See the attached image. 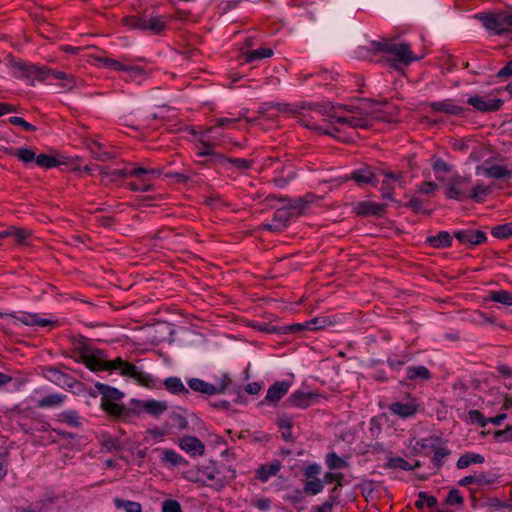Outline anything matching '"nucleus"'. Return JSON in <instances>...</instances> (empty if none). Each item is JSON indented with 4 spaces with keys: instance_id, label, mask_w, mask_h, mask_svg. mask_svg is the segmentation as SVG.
I'll use <instances>...</instances> for the list:
<instances>
[{
    "instance_id": "1",
    "label": "nucleus",
    "mask_w": 512,
    "mask_h": 512,
    "mask_svg": "<svg viewBox=\"0 0 512 512\" xmlns=\"http://www.w3.org/2000/svg\"><path fill=\"white\" fill-rule=\"evenodd\" d=\"M97 391L102 395L101 407L110 416H126L128 413L135 415L145 413L152 416H159L167 411V403L158 400L131 399L129 406L116 403L123 398L124 394L115 387L108 384L96 383Z\"/></svg>"
},
{
    "instance_id": "2",
    "label": "nucleus",
    "mask_w": 512,
    "mask_h": 512,
    "mask_svg": "<svg viewBox=\"0 0 512 512\" xmlns=\"http://www.w3.org/2000/svg\"><path fill=\"white\" fill-rule=\"evenodd\" d=\"M12 66L22 72L24 76H34L39 81H44L49 76H52L61 81L60 86L65 91H71L76 86L75 76L64 71L54 70L44 65L27 63L22 60L14 61Z\"/></svg>"
},
{
    "instance_id": "3",
    "label": "nucleus",
    "mask_w": 512,
    "mask_h": 512,
    "mask_svg": "<svg viewBox=\"0 0 512 512\" xmlns=\"http://www.w3.org/2000/svg\"><path fill=\"white\" fill-rule=\"evenodd\" d=\"M370 50L386 54V60L393 68H397L396 62L409 65L420 59L414 55L408 43H394L386 39L372 41L370 43Z\"/></svg>"
},
{
    "instance_id": "4",
    "label": "nucleus",
    "mask_w": 512,
    "mask_h": 512,
    "mask_svg": "<svg viewBox=\"0 0 512 512\" xmlns=\"http://www.w3.org/2000/svg\"><path fill=\"white\" fill-rule=\"evenodd\" d=\"M112 370H119L122 376L129 377L148 389H160L161 387V382L158 378L153 377L149 373L139 371L134 364L123 360L121 357L105 361V371Z\"/></svg>"
},
{
    "instance_id": "5",
    "label": "nucleus",
    "mask_w": 512,
    "mask_h": 512,
    "mask_svg": "<svg viewBox=\"0 0 512 512\" xmlns=\"http://www.w3.org/2000/svg\"><path fill=\"white\" fill-rule=\"evenodd\" d=\"M122 23L129 29L149 32L152 35H161L167 29L169 20L163 15H128L122 18Z\"/></svg>"
},
{
    "instance_id": "6",
    "label": "nucleus",
    "mask_w": 512,
    "mask_h": 512,
    "mask_svg": "<svg viewBox=\"0 0 512 512\" xmlns=\"http://www.w3.org/2000/svg\"><path fill=\"white\" fill-rule=\"evenodd\" d=\"M491 35L512 32V8L501 12H480L474 15Z\"/></svg>"
},
{
    "instance_id": "7",
    "label": "nucleus",
    "mask_w": 512,
    "mask_h": 512,
    "mask_svg": "<svg viewBox=\"0 0 512 512\" xmlns=\"http://www.w3.org/2000/svg\"><path fill=\"white\" fill-rule=\"evenodd\" d=\"M302 109H309L315 111L321 115H326L336 119V122L340 124H346L353 128H362L367 129L370 128L372 123L371 120L364 116H350V117H341L336 116V106L331 103L325 104H303Z\"/></svg>"
},
{
    "instance_id": "8",
    "label": "nucleus",
    "mask_w": 512,
    "mask_h": 512,
    "mask_svg": "<svg viewBox=\"0 0 512 512\" xmlns=\"http://www.w3.org/2000/svg\"><path fill=\"white\" fill-rule=\"evenodd\" d=\"M466 103L481 113L497 112L503 106V101L499 98H490L478 94L470 95Z\"/></svg>"
},
{
    "instance_id": "9",
    "label": "nucleus",
    "mask_w": 512,
    "mask_h": 512,
    "mask_svg": "<svg viewBox=\"0 0 512 512\" xmlns=\"http://www.w3.org/2000/svg\"><path fill=\"white\" fill-rule=\"evenodd\" d=\"M470 179L462 176H455L447 185L445 196L448 199H455L462 201L469 198L470 190Z\"/></svg>"
},
{
    "instance_id": "10",
    "label": "nucleus",
    "mask_w": 512,
    "mask_h": 512,
    "mask_svg": "<svg viewBox=\"0 0 512 512\" xmlns=\"http://www.w3.org/2000/svg\"><path fill=\"white\" fill-rule=\"evenodd\" d=\"M297 215L287 207L277 209L273 214V223H263L262 228L269 232H281Z\"/></svg>"
},
{
    "instance_id": "11",
    "label": "nucleus",
    "mask_w": 512,
    "mask_h": 512,
    "mask_svg": "<svg viewBox=\"0 0 512 512\" xmlns=\"http://www.w3.org/2000/svg\"><path fill=\"white\" fill-rule=\"evenodd\" d=\"M292 382L288 380L276 381L267 390L266 396L258 405L276 406L278 402L289 392Z\"/></svg>"
},
{
    "instance_id": "12",
    "label": "nucleus",
    "mask_w": 512,
    "mask_h": 512,
    "mask_svg": "<svg viewBox=\"0 0 512 512\" xmlns=\"http://www.w3.org/2000/svg\"><path fill=\"white\" fill-rule=\"evenodd\" d=\"M199 477L197 481L214 488L215 490L222 489L226 484L225 477L220 471L216 470L213 465L203 466L198 470Z\"/></svg>"
},
{
    "instance_id": "13",
    "label": "nucleus",
    "mask_w": 512,
    "mask_h": 512,
    "mask_svg": "<svg viewBox=\"0 0 512 512\" xmlns=\"http://www.w3.org/2000/svg\"><path fill=\"white\" fill-rule=\"evenodd\" d=\"M320 395L315 392H305L297 390L293 392L285 401L286 408H300L305 409L312 404L319 401Z\"/></svg>"
},
{
    "instance_id": "14",
    "label": "nucleus",
    "mask_w": 512,
    "mask_h": 512,
    "mask_svg": "<svg viewBox=\"0 0 512 512\" xmlns=\"http://www.w3.org/2000/svg\"><path fill=\"white\" fill-rule=\"evenodd\" d=\"M427 107L430 108L431 112L434 113H444L450 116L462 117L466 112L469 111L468 108L460 106L455 103L453 99H444L441 101H431L428 102Z\"/></svg>"
},
{
    "instance_id": "15",
    "label": "nucleus",
    "mask_w": 512,
    "mask_h": 512,
    "mask_svg": "<svg viewBox=\"0 0 512 512\" xmlns=\"http://www.w3.org/2000/svg\"><path fill=\"white\" fill-rule=\"evenodd\" d=\"M436 441L437 439L434 438L418 440L414 445V449L417 451H422L427 448H430L434 452L432 461L436 468L439 469L443 464L444 458L450 454V451L447 448L438 447L436 445Z\"/></svg>"
},
{
    "instance_id": "16",
    "label": "nucleus",
    "mask_w": 512,
    "mask_h": 512,
    "mask_svg": "<svg viewBox=\"0 0 512 512\" xmlns=\"http://www.w3.org/2000/svg\"><path fill=\"white\" fill-rule=\"evenodd\" d=\"M387 210V204L372 201H359L354 206V212L361 217H383Z\"/></svg>"
},
{
    "instance_id": "17",
    "label": "nucleus",
    "mask_w": 512,
    "mask_h": 512,
    "mask_svg": "<svg viewBox=\"0 0 512 512\" xmlns=\"http://www.w3.org/2000/svg\"><path fill=\"white\" fill-rule=\"evenodd\" d=\"M378 168H373L368 165H364L361 168L355 169L351 172L349 179L355 181L359 186L378 184L376 174Z\"/></svg>"
},
{
    "instance_id": "18",
    "label": "nucleus",
    "mask_w": 512,
    "mask_h": 512,
    "mask_svg": "<svg viewBox=\"0 0 512 512\" xmlns=\"http://www.w3.org/2000/svg\"><path fill=\"white\" fill-rule=\"evenodd\" d=\"M378 173L384 175L386 177L385 180L381 183V196L383 199H388L391 201H395L393 198L394 194V185L391 183V180L394 181H401L403 179V172L402 171H389L385 169L378 168Z\"/></svg>"
},
{
    "instance_id": "19",
    "label": "nucleus",
    "mask_w": 512,
    "mask_h": 512,
    "mask_svg": "<svg viewBox=\"0 0 512 512\" xmlns=\"http://www.w3.org/2000/svg\"><path fill=\"white\" fill-rule=\"evenodd\" d=\"M389 409L397 416H413L423 412L421 404L415 398H408L405 402H394Z\"/></svg>"
},
{
    "instance_id": "20",
    "label": "nucleus",
    "mask_w": 512,
    "mask_h": 512,
    "mask_svg": "<svg viewBox=\"0 0 512 512\" xmlns=\"http://www.w3.org/2000/svg\"><path fill=\"white\" fill-rule=\"evenodd\" d=\"M476 174H482L493 179L512 178V170L500 165H490V159L485 160L483 165L476 167Z\"/></svg>"
},
{
    "instance_id": "21",
    "label": "nucleus",
    "mask_w": 512,
    "mask_h": 512,
    "mask_svg": "<svg viewBox=\"0 0 512 512\" xmlns=\"http://www.w3.org/2000/svg\"><path fill=\"white\" fill-rule=\"evenodd\" d=\"M454 237L461 244H469L470 247L483 244L487 241V236L481 230H458L454 232Z\"/></svg>"
},
{
    "instance_id": "22",
    "label": "nucleus",
    "mask_w": 512,
    "mask_h": 512,
    "mask_svg": "<svg viewBox=\"0 0 512 512\" xmlns=\"http://www.w3.org/2000/svg\"><path fill=\"white\" fill-rule=\"evenodd\" d=\"M10 317L15 319V321L20 322L26 326H38V327H46V326H55L56 321H52L49 319L41 318L36 313L22 312L20 315L10 314Z\"/></svg>"
},
{
    "instance_id": "23",
    "label": "nucleus",
    "mask_w": 512,
    "mask_h": 512,
    "mask_svg": "<svg viewBox=\"0 0 512 512\" xmlns=\"http://www.w3.org/2000/svg\"><path fill=\"white\" fill-rule=\"evenodd\" d=\"M277 426L285 441L294 442L299 434V428L294 426L292 418H278Z\"/></svg>"
},
{
    "instance_id": "24",
    "label": "nucleus",
    "mask_w": 512,
    "mask_h": 512,
    "mask_svg": "<svg viewBox=\"0 0 512 512\" xmlns=\"http://www.w3.org/2000/svg\"><path fill=\"white\" fill-rule=\"evenodd\" d=\"M158 380L161 382L160 388L164 386L171 394L184 396L190 395L189 389L185 387L182 380L177 376L167 377L164 381H161L160 379Z\"/></svg>"
},
{
    "instance_id": "25",
    "label": "nucleus",
    "mask_w": 512,
    "mask_h": 512,
    "mask_svg": "<svg viewBox=\"0 0 512 512\" xmlns=\"http://www.w3.org/2000/svg\"><path fill=\"white\" fill-rule=\"evenodd\" d=\"M374 104L387 105L388 100L383 99L381 101H376L371 98H363V99H360L359 105H338L336 107V110L337 109H345L346 111L354 113V114H362L368 108H372Z\"/></svg>"
},
{
    "instance_id": "26",
    "label": "nucleus",
    "mask_w": 512,
    "mask_h": 512,
    "mask_svg": "<svg viewBox=\"0 0 512 512\" xmlns=\"http://www.w3.org/2000/svg\"><path fill=\"white\" fill-rule=\"evenodd\" d=\"M80 358L82 363L91 371L99 372L105 371V361L99 357L88 353V349L83 347L80 351Z\"/></svg>"
},
{
    "instance_id": "27",
    "label": "nucleus",
    "mask_w": 512,
    "mask_h": 512,
    "mask_svg": "<svg viewBox=\"0 0 512 512\" xmlns=\"http://www.w3.org/2000/svg\"><path fill=\"white\" fill-rule=\"evenodd\" d=\"M36 164L45 169L56 168L61 165H69L68 158L65 156H51L44 153L37 155Z\"/></svg>"
},
{
    "instance_id": "28",
    "label": "nucleus",
    "mask_w": 512,
    "mask_h": 512,
    "mask_svg": "<svg viewBox=\"0 0 512 512\" xmlns=\"http://www.w3.org/2000/svg\"><path fill=\"white\" fill-rule=\"evenodd\" d=\"M406 376L408 380L415 382H427L432 379V373L423 365L407 367Z\"/></svg>"
},
{
    "instance_id": "29",
    "label": "nucleus",
    "mask_w": 512,
    "mask_h": 512,
    "mask_svg": "<svg viewBox=\"0 0 512 512\" xmlns=\"http://www.w3.org/2000/svg\"><path fill=\"white\" fill-rule=\"evenodd\" d=\"M180 447L191 455H202L204 444L194 436H185L180 440Z\"/></svg>"
},
{
    "instance_id": "30",
    "label": "nucleus",
    "mask_w": 512,
    "mask_h": 512,
    "mask_svg": "<svg viewBox=\"0 0 512 512\" xmlns=\"http://www.w3.org/2000/svg\"><path fill=\"white\" fill-rule=\"evenodd\" d=\"M187 385L188 389H191L194 392L200 393L202 395H217L214 384L208 383L200 378H190L187 381Z\"/></svg>"
},
{
    "instance_id": "31",
    "label": "nucleus",
    "mask_w": 512,
    "mask_h": 512,
    "mask_svg": "<svg viewBox=\"0 0 512 512\" xmlns=\"http://www.w3.org/2000/svg\"><path fill=\"white\" fill-rule=\"evenodd\" d=\"M426 243L436 249L448 248L452 245V236L447 231H440L437 235L428 236Z\"/></svg>"
},
{
    "instance_id": "32",
    "label": "nucleus",
    "mask_w": 512,
    "mask_h": 512,
    "mask_svg": "<svg viewBox=\"0 0 512 512\" xmlns=\"http://www.w3.org/2000/svg\"><path fill=\"white\" fill-rule=\"evenodd\" d=\"M131 177H136L140 180H145V182H149L151 179L158 178L161 175V170L156 168H142L137 167L129 170Z\"/></svg>"
},
{
    "instance_id": "33",
    "label": "nucleus",
    "mask_w": 512,
    "mask_h": 512,
    "mask_svg": "<svg viewBox=\"0 0 512 512\" xmlns=\"http://www.w3.org/2000/svg\"><path fill=\"white\" fill-rule=\"evenodd\" d=\"M271 110H275L276 112H279V113L299 114L297 109L293 108V106L288 103H279V102L265 103L262 108V111L265 113H269Z\"/></svg>"
},
{
    "instance_id": "34",
    "label": "nucleus",
    "mask_w": 512,
    "mask_h": 512,
    "mask_svg": "<svg viewBox=\"0 0 512 512\" xmlns=\"http://www.w3.org/2000/svg\"><path fill=\"white\" fill-rule=\"evenodd\" d=\"M281 467L278 460L273 461L269 465H263L258 469V478L262 482L267 481L271 476L275 475Z\"/></svg>"
},
{
    "instance_id": "35",
    "label": "nucleus",
    "mask_w": 512,
    "mask_h": 512,
    "mask_svg": "<svg viewBox=\"0 0 512 512\" xmlns=\"http://www.w3.org/2000/svg\"><path fill=\"white\" fill-rule=\"evenodd\" d=\"M488 299L506 306H512V293L507 290L490 291Z\"/></svg>"
},
{
    "instance_id": "36",
    "label": "nucleus",
    "mask_w": 512,
    "mask_h": 512,
    "mask_svg": "<svg viewBox=\"0 0 512 512\" xmlns=\"http://www.w3.org/2000/svg\"><path fill=\"white\" fill-rule=\"evenodd\" d=\"M483 462L484 457L482 455L476 453H466L459 458L457 462V467L459 469H464L471 464H480Z\"/></svg>"
},
{
    "instance_id": "37",
    "label": "nucleus",
    "mask_w": 512,
    "mask_h": 512,
    "mask_svg": "<svg viewBox=\"0 0 512 512\" xmlns=\"http://www.w3.org/2000/svg\"><path fill=\"white\" fill-rule=\"evenodd\" d=\"M200 163L209 167L221 166L223 168H229V157L221 153L213 152L208 159Z\"/></svg>"
},
{
    "instance_id": "38",
    "label": "nucleus",
    "mask_w": 512,
    "mask_h": 512,
    "mask_svg": "<svg viewBox=\"0 0 512 512\" xmlns=\"http://www.w3.org/2000/svg\"><path fill=\"white\" fill-rule=\"evenodd\" d=\"M89 149L92 156L98 161L106 162L113 158L112 153L103 150V146L99 142H93L89 146Z\"/></svg>"
},
{
    "instance_id": "39",
    "label": "nucleus",
    "mask_w": 512,
    "mask_h": 512,
    "mask_svg": "<svg viewBox=\"0 0 512 512\" xmlns=\"http://www.w3.org/2000/svg\"><path fill=\"white\" fill-rule=\"evenodd\" d=\"M491 234L497 239H508L512 237V222L493 227L491 229Z\"/></svg>"
},
{
    "instance_id": "40",
    "label": "nucleus",
    "mask_w": 512,
    "mask_h": 512,
    "mask_svg": "<svg viewBox=\"0 0 512 512\" xmlns=\"http://www.w3.org/2000/svg\"><path fill=\"white\" fill-rule=\"evenodd\" d=\"M273 55V51L270 48L261 47L256 50L249 51L246 55V62L252 63L256 60L269 58Z\"/></svg>"
},
{
    "instance_id": "41",
    "label": "nucleus",
    "mask_w": 512,
    "mask_h": 512,
    "mask_svg": "<svg viewBox=\"0 0 512 512\" xmlns=\"http://www.w3.org/2000/svg\"><path fill=\"white\" fill-rule=\"evenodd\" d=\"M65 395L62 394H49L38 401L39 407H56L63 403Z\"/></svg>"
},
{
    "instance_id": "42",
    "label": "nucleus",
    "mask_w": 512,
    "mask_h": 512,
    "mask_svg": "<svg viewBox=\"0 0 512 512\" xmlns=\"http://www.w3.org/2000/svg\"><path fill=\"white\" fill-rule=\"evenodd\" d=\"M13 155L25 164L31 163L33 161L36 162L37 158V155L34 152V150L26 147L16 149Z\"/></svg>"
},
{
    "instance_id": "43",
    "label": "nucleus",
    "mask_w": 512,
    "mask_h": 512,
    "mask_svg": "<svg viewBox=\"0 0 512 512\" xmlns=\"http://www.w3.org/2000/svg\"><path fill=\"white\" fill-rule=\"evenodd\" d=\"M46 377L56 384H68L67 381L71 380V378L66 373H63L54 367H49L46 369Z\"/></svg>"
},
{
    "instance_id": "44",
    "label": "nucleus",
    "mask_w": 512,
    "mask_h": 512,
    "mask_svg": "<svg viewBox=\"0 0 512 512\" xmlns=\"http://www.w3.org/2000/svg\"><path fill=\"white\" fill-rule=\"evenodd\" d=\"M279 201L287 202L285 207L289 208L290 211H293L297 217L303 214L305 208L303 203L298 202L297 198H289L288 196H283L278 198Z\"/></svg>"
},
{
    "instance_id": "45",
    "label": "nucleus",
    "mask_w": 512,
    "mask_h": 512,
    "mask_svg": "<svg viewBox=\"0 0 512 512\" xmlns=\"http://www.w3.org/2000/svg\"><path fill=\"white\" fill-rule=\"evenodd\" d=\"M331 324H332V322L328 319V317L321 316V317H315L311 320L306 321V328L309 331H317V330L323 329Z\"/></svg>"
},
{
    "instance_id": "46",
    "label": "nucleus",
    "mask_w": 512,
    "mask_h": 512,
    "mask_svg": "<svg viewBox=\"0 0 512 512\" xmlns=\"http://www.w3.org/2000/svg\"><path fill=\"white\" fill-rule=\"evenodd\" d=\"M404 206L411 209L414 213L431 214V210L425 209L424 201L417 196H413Z\"/></svg>"
},
{
    "instance_id": "47",
    "label": "nucleus",
    "mask_w": 512,
    "mask_h": 512,
    "mask_svg": "<svg viewBox=\"0 0 512 512\" xmlns=\"http://www.w3.org/2000/svg\"><path fill=\"white\" fill-rule=\"evenodd\" d=\"M114 503L118 509H124L125 512H142V507L138 502L115 498Z\"/></svg>"
},
{
    "instance_id": "48",
    "label": "nucleus",
    "mask_w": 512,
    "mask_h": 512,
    "mask_svg": "<svg viewBox=\"0 0 512 512\" xmlns=\"http://www.w3.org/2000/svg\"><path fill=\"white\" fill-rule=\"evenodd\" d=\"M324 488L323 480L315 478L306 482L303 491L308 495H316L320 493Z\"/></svg>"
},
{
    "instance_id": "49",
    "label": "nucleus",
    "mask_w": 512,
    "mask_h": 512,
    "mask_svg": "<svg viewBox=\"0 0 512 512\" xmlns=\"http://www.w3.org/2000/svg\"><path fill=\"white\" fill-rule=\"evenodd\" d=\"M420 465L419 461H417L415 463L414 466L410 465L406 460L400 458V457H396V458H391L387 464L388 467L390 468H399V469H402V470H412L414 469L415 467H418Z\"/></svg>"
},
{
    "instance_id": "50",
    "label": "nucleus",
    "mask_w": 512,
    "mask_h": 512,
    "mask_svg": "<svg viewBox=\"0 0 512 512\" xmlns=\"http://www.w3.org/2000/svg\"><path fill=\"white\" fill-rule=\"evenodd\" d=\"M418 498L419 499L415 502V506L418 509H422L425 503L428 507H434L437 504L436 498L434 496L428 495L424 491L419 492Z\"/></svg>"
},
{
    "instance_id": "51",
    "label": "nucleus",
    "mask_w": 512,
    "mask_h": 512,
    "mask_svg": "<svg viewBox=\"0 0 512 512\" xmlns=\"http://www.w3.org/2000/svg\"><path fill=\"white\" fill-rule=\"evenodd\" d=\"M489 192L490 190L488 187L481 184L476 185L470 190L469 199L479 203Z\"/></svg>"
},
{
    "instance_id": "52",
    "label": "nucleus",
    "mask_w": 512,
    "mask_h": 512,
    "mask_svg": "<svg viewBox=\"0 0 512 512\" xmlns=\"http://www.w3.org/2000/svg\"><path fill=\"white\" fill-rule=\"evenodd\" d=\"M326 462L330 469H340L348 466V463L334 452L326 456Z\"/></svg>"
},
{
    "instance_id": "53",
    "label": "nucleus",
    "mask_w": 512,
    "mask_h": 512,
    "mask_svg": "<svg viewBox=\"0 0 512 512\" xmlns=\"http://www.w3.org/2000/svg\"><path fill=\"white\" fill-rule=\"evenodd\" d=\"M254 161L251 159L229 157V167H235L240 171L248 170L252 167Z\"/></svg>"
},
{
    "instance_id": "54",
    "label": "nucleus",
    "mask_w": 512,
    "mask_h": 512,
    "mask_svg": "<svg viewBox=\"0 0 512 512\" xmlns=\"http://www.w3.org/2000/svg\"><path fill=\"white\" fill-rule=\"evenodd\" d=\"M127 187L131 191H140V192H149V191H152L154 188L153 184H151L149 182H145V180H140V179H139V181L128 182Z\"/></svg>"
},
{
    "instance_id": "55",
    "label": "nucleus",
    "mask_w": 512,
    "mask_h": 512,
    "mask_svg": "<svg viewBox=\"0 0 512 512\" xmlns=\"http://www.w3.org/2000/svg\"><path fill=\"white\" fill-rule=\"evenodd\" d=\"M9 123L15 126H20L26 132H35L37 130L36 126L27 122L21 117L11 116L8 119Z\"/></svg>"
},
{
    "instance_id": "56",
    "label": "nucleus",
    "mask_w": 512,
    "mask_h": 512,
    "mask_svg": "<svg viewBox=\"0 0 512 512\" xmlns=\"http://www.w3.org/2000/svg\"><path fill=\"white\" fill-rule=\"evenodd\" d=\"M245 116V113H240L239 114V117L237 118H227V117H219L217 119H215V124L213 126H211L208 131H212L215 127H227L229 125H232V124H235L236 122H238L240 119L244 118Z\"/></svg>"
},
{
    "instance_id": "57",
    "label": "nucleus",
    "mask_w": 512,
    "mask_h": 512,
    "mask_svg": "<svg viewBox=\"0 0 512 512\" xmlns=\"http://www.w3.org/2000/svg\"><path fill=\"white\" fill-rule=\"evenodd\" d=\"M232 380L230 378V375L228 373H222L220 382L214 387L216 388V394H223L227 388L231 385Z\"/></svg>"
},
{
    "instance_id": "58",
    "label": "nucleus",
    "mask_w": 512,
    "mask_h": 512,
    "mask_svg": "<svg viewBox=\"0 0 512 512\" xmlns=\"http://www.w3.org/2000/svg\"><path fill=\"white\" fill-rule=\"evenodd\" d=\"M463 501L464 499L457 489L450 490L446 498V503L449 505L461 506L463 504Z\"/></svg>"
},
{
    "instance_id": "59",
    "label": "nucleus",
    "mask_w": 512,
    "mask_h": 512,
    "mask_svg": "<svg viewBox=\"0 0 512 512\" xmlns=\"http://www.w3.org/2000/svg\"><path fill=\"white\" fill-rule=\"evenodd\" d=\"M162 512H182L181 505L176 500L167 499L162 503Z\"/></svg>"
},
{
    "instance_id": "60",
    "label": "nucleus",
    "mask_w": 512,
    "mask_h": 512,
    "mask_svg": "<svg viewBox=\"0 0 512 512\" xmlns=\"http://www.w3.org/2000/svg\"><path fill=\"white\" fill-rule=\"evenodd\" d=\"M494 436L502 442L512 440V424L507 425L505 429L495 431Z\"/></svg>"
},
{
    "instance_id": "61",
    "label": "nucleus",
    "mask_w": 512,
    "mask_h": 512,
    "mask_svg": "<svg viewBox=\"0 0 512 512\" xmlns=\"http://www.w3.org/2000/svg\"><path fill=\"white\" fill-rule=\"evenodd\" d=\"M438 189V185L435 182L424 181L418 186V192L422 194H432Z\"/></svg>"
},
{
    "instance_id": "62",
    "label": "nucleus",
    "mask_w": 512,
    "mask_h": 512,
    "mask_svg": "<svg viewBox=\"0 0 512 512\" xmlns=\"http://www.w3.org/2000/svg\"><path fill=\"white\" fill-rule=\"evenodd\" d=\"M432 168L435 172L441 171L446 174L451 172V166L441 158H438L433 162Z\"/></svg>"
},
{
    "instance_id": "63",
    "label": "nucleus",
    "mask_w": 512,
    "mask_h": 512,
    "mask_svg": "<svg viewBox=\"0 0 512 512\" xmlns=\"http://www.w3.org/2000/svg\"><path fill=\"white\" fill-rule=\"evenodd\" d=\"M335 501V495H330L329 499L325 501L321 506L314 508V512H332Z\"/></svg>"
},
{
    "instance_id": "64",
    "label": "nucleus",
    "mask_w": 512,
    "mask_h": 512,
    "mask_svg": "<svg viewBox=\"0 0 512 512\" xmlns=\"http://www.w3.org/2000/svg\"><path fill=\"white\" fill-rule=\"evenodd\" d=\"M512 76V59L507 62V64L501 68L498 73L497 77L501 80H507Z\"/></svg>"
}]
</instances>
